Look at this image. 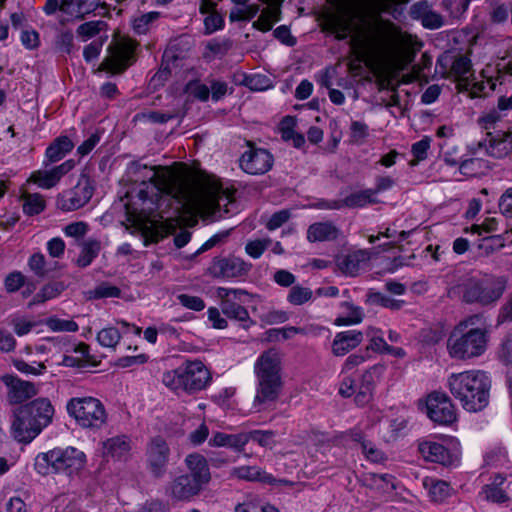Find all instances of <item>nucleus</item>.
Instances as JSON below:
<instances>
[{"instance_id":"obj_42","label":"nucleus","mask_w":512,"mask_h":512,"mask_svg":"<svg viewBox=\"0 0 512 512\" xmlns=\"http://www.w3.org/2000/svg\"><path fill=\"white\" fill-rule=\"evenodd\" d=\"M62 291L63 285L60 283L47 284L34 295L32 301L29 303V307L54 299L59 296Z\"/></svg>"},{"instance_id":"obj_9","label":"nucleus","mask_w":512,"mask_h":512,"mask_svg":"<svg viewBox=\"0 0 512 512\" xmlns=\"http://www.w3.org/2000/svg\"><path fill=\"white\" fill-rule=\"evenodd\" d=\"M488 331L485 328L454 330L448 337L447 350L451 358L469 360L484 354L487 349Z\"/></svg>"},{"instance_id":"obj_49","label":"nucleus","mask_w":512,"mask_h":512,"mask_svg":"<svg viewBox=\"0 0 512 512\" xmlns=\"http://www.w3.org/2000/svg\"><path fill=\"white\" fill-rule=\"evenodd\" d=\"M343 306L348 310V314L345 317L337 318V325H353L362 322L364 317L362 308L354 306L349 302H344Z\"/></svg>"},{"instance_id":"obj_29","label":"nucleus","mask_w":512,"mask_h":512,"mask_svg":"<svg viewBox=\"0 0 512 512\" xmlns=\"http://www.w3.org/2000/svg\"><path fill=\"white\" fill-rule=\"evenodd\" d=\"M481 494L490 502L502 504L509 501L506 478L502 474H495L490 482L483 486Z\"/></svg>"},{"instance_id":"obj_3","label":"nucleus","mask_w":512,"mask_h":512,"mask_svg":"<svg viewBox=\"0 0 512 512\" xmlns=\"http://www.w3.org/2000/svg\"><path fill=\"white\" fill-rule=\"evenodd\" d=\"M447 387L466 411H481L489 403L491 379L482 370L453 373L447 379Z\"/></svg>"},{"instance_id":"obj_43","label":"nucleus","mask_w":512,"mask_h":512,"mask_svg":"<svg viewBox=\"0 0 512 512\" xmlns=\"http://www.w3.org/2000/svg\"><path fill=\"white\" fill-rule=\"evenodd\" d=\"M234 512H279L274 506L263 503L257 497L247 498L235 507Z\"/></svg>"},{"instance_id":"obj_33","label":"nucleus","mask_w":512,"mask_h":512,"mask_svg":"<svg viewBox=\"0 0 512 512\" xmlns=\"http://www.w3.org/2000/svg\"><path fill=\"white\" fill-rule=\"evenodd\" d=\"M74 147L73 142L67 136L56 138L46 149L45 166L60 161Z\"/></svg>"},{"instance_id":"obj_4","label":"nucleus","mask_w":512,"mask_h":512,"mask_svg":"<svg viewBox=\"0 0 512 512\" xmlns=\"http://www.w3.org/2000/svg\"><path fill=\"white\" fill-rule=\"evenodd\" d=\"M507 280L502 276L485 274L465 276L449 289V297L457 298L465 304L494 306L503 296Z\"/></svg>"},{"instance_id":"obj_21","label":"nucleus","mask_w":512,"mask_h":512,"mask_svg":"<svg viewBox=\"0 0 512 512\" xmlns=\"http://www.w3.org/2000/svg\"><path fill=\"white\" fill-rule=\"evenodd\" d=\"M252 265L235 256L215 258L211 265V273L215 277L236 278L246 275Z\"/></svg>"},{"instance_id":"obj_18","label":"nucleus","mask_w":512,"mask_h":512,"mask_svg":"<svg viewBox=\"0 0 512 512\" xmlns=\"http://www.w3.org/2000/svg\"><path fill=\"white\" fill-rule=\"evenodd\" d=\"M202 491L200 485L184 473L171 478L165 487L166 496L174 502H190Z\"/></svg>"},{"instance_id":"obj_2","label":"nucleus","mask_w":512,"mask_h":512,"mask_svg":"<svg viewBox=\"0 0 512 512\" xmlns=\"http://www.w3.org/2000/svg\"><path fill=\"white\" fill-rule=\"evenodd\" d=\"M327 30L337 40L350 37L352 48L363 57L376 63L393 60L406 44V34L390 20L377 19L354 29L352 18L344 13L331 15L326 21Z\"/></svg>"},{"instance_id":"obj_34","label":"nucleus","mask_w":512,"mask_h":512,"mask_svg":"<svg viewBox=\"0 0 512 512\" xmlns=\"http://www.w3.org/2000/svg\"><path fill=\"white\" fill-rule=\"evenodd\" d=\"M37 389L34 384L20 379L12 380L9 384L8 400L10 403L19 404L35 396Z\"/></svg>"},{"instance_id":"obj_20","label":"nucleus","mask_w":512,"mask_h":512,"mask_svg":"<svg viewBox=\"0 0 512 512\" xmlns=\"http://www.w3.org/2000/svg\"><path fill=\"white\" fill-rule=\"evenodd\" d=\"M75 166L74 160L70 159L51 169H39L31 173L28 182L36 184L42 189L55 187L61 178L70 172Z\"/></svg>"},{"instance_id":"obj_11","label":"nucleus","mask_w":512,"mask_h":512,"mask_svg":"<svg viewBox=\"0 0 512 512\" xmlns=\"http://www.w3.org/2000/svg\"><path fill=\"white\" fill-rule=\"evenodd\" d=\"M216 295L220 299L222 313L229 319L238 321L243 328H249L254 324L247 309L243 306L249 293L244 289L218 287Z\"/></svg>"},{"instance_id":"obj_32","label":"nucleus","mask_w":512,"mask_h":512,"mask_svg":"<svg viewBox=\"0 0 512 512\" xmlns=\"http://www.w3.org/2000/svg\"><path fill=\"white\" fill-rule=\"evenodd\" d=\"M262 3L267 4L260 17L253 23V26L262 31L267 32L272 29L273 23L279 20V6L284 0H260Z\"/></svg>"},{"instance_id":"obj_26","label":"nucleus","mask_w":512,"mask_h":512,"mask_svg":"<svg viewBox=\"0 0 512 512\" xmlns=\"http://www.w3.org/2000/svg\"><path fill=\"white\" fill-rule=\"evenodd\" d=\"M438 62L445 68H449V73L455 78L467 82V85L471 87V83L476 81L475 79L469 81L471 76V60L462 54L457 55H445L441 57Z\"/></svg>"},{"instance_id":"obj_55","label":"nucleus","mask_w":512,"mask_h":512,"mask_svg":"<svg viewBox=\"0 0 512 512\" xmlns=\"http://www.w3.org/2000/svg\"><path fill=\"white\" fill-rule=\"evenodd\" d=\"M104 25L105 23L103 21L85 22L77 28V34L83 38V41H86L96 36Z\"/></svg>"},{"instance_id":"obj_23","label":"nucleus","mask_w":512,"mask_h":512,"mask_svg":"<svg viewBox=\"0 0 512 512\" xmlns=\"http://www.w3.org/2000/svg\"><path fill=\"white\" fill-rule=\"evenodd\" d=\"M46 15H54L57 11L61 13L59 22L65 25L73 20H82V13L79 6V0H46L43 7Z\"/></svg>"},{"instance_id":"obj_13","label":"nucleus","mask_w":512,"mask_h":512,"mask_svg":"<svg viewBox=\"0 0 512 512\" xmlns=\"http://www.w3.org/2000/svg\"><path fill=\"white\" fill-rule=\"evenodd\" d=\"M94 187L91 179L82 174L76 185L64 191L58 198V205L63 211H74L86 205L92 198Z\"/></svg>"},{"instance_id":"obj_60","label":"nucleus","mask_w":512,"mask_h":512,"mask_svg":"<svg viewBox=\"0 0 512 512\" xmlns=\"http://www.w3.org/2000/svg\"><path fill=\"white\" fill-rule=\"evenodd\" d=\"M362 452L367 458V460L374 463H382L387 458L385 453L371 441H368V443L363 444Z\"/></svg>"},{"instance_id":"obj_46","label":"nucleus","mask_w":512,"mask_h":512,"mask_svg":"<svg viewBox=\"0 0 512 512\" xmlns=\"http://www.w3.org/2000/svg\"><path fill=\"white\" fill-rule=\"evenodd\" d=\"M121 339V333L115 327H106L97 333V341L102 347L115 349Z\"/></svg>"},{"instance_id":"obj_62","label":"nucleus","mask_w":512,"mask_h":512,"mask_svg":"<svg viewBox=\"0 0 512 512\" xmlns=\"http://www.w3.org/2000/svg\"><path fill=\"white\" fill-rule=\"evenodd\" d=\"M350 130L353 143L362 144L368 136V126L364 122L353 121Z\"/></svg>"},{"instance_id":"obj_41","label":"nucleus","mask_w":512,"mask_h":512,"mask_svg":"<svg viewBox=\"0 0 512 512\" xmlns=\"http://www.w3.org/2000/svg\"><path fill=\"white\" fill-rule=\"evenodd\" d=\"M367 303L388 308L393 311L400 310L404 304V300L393 299L381 292L370 290L367 294Z\"/></svg>"},{"instance_id":"obj_15","label":"nucleus","mask_w":512,"mask_h":512,"mask_svg":"<svg viewBox=\"0 0 512 512\" xmlns=\"http://www.w3.org/2000/svg\"><path fill=\"white\" fill-rule=\"evenodd\" d=\"M171 451L168 443L160 436L152 438L146 448V464L155 478H162L166 472Z\"/></svg>"},{"instance_id":"obj_30","label":"nucleus","mask_w":512,"mask_h":512,"mask_svg":"<svg viewBox=\"0 0 512 512\" xmlns=\"http://www.w3.org/2000/svg\"><path fill=\"white\" fill-rule=\"evenodd\" d=\"M373 189H366L363 191H358L355 193H351L347 197H345L343 200H335L332 201L326 205H323V208L326 209H341L342 207L346 206L349 208H357V207H364L367 204L374 203L375 200L373 199Z\"/></svg>"},{"instance_id":"obj_7","label":"nucleus","mask_w":512,"mask_h":512,"mask_svg":"<svg viewBox=\"0 0 512 512\" xmlns=\"http://www.w3.org/2000/svg\"><path fill=\"white\" fill-rule=\"evenodd\" d=\"M161 382L177 395H194L211 384L212 374L201 360L186 359L175 369L165 371Z\"/></svg>"},{"instance_id":"obj_61","label":"nucleus","mask_w":512,"mask_h":512,"mask_svg":"<svg viewBox=\"0 0 512 512\" xmlns=\"http://www.w3.org/2000/svg\"><path fill=\"white\" fill-rule=\"evenodd\" d=\"M431 138L425 136L421 140L412 145L411 152L416 159V162L423 161L427 158L428 150L430 149Z\"/></svg>"},{"instance_id":"obj_14","label":"nucleus","mask_w":512,"mask_h":512,"mask_svg":"<svg viewBox=\"0 0 512 512\" xmlns=\"http://www.w3.org/2000/svg\"><path fill=\"white\" fill-rule=\"evenodd\" d=\"M419 452L426 461L438 463L445 467H454L459 464L460 452L456 446L451 448L444 442L426 440L419 443Z\"/></svg>"},{"instance_id":"obj_8","label":"nucleus","mask_w":512,"mask_h":512,"mask_svg":"<svg viewBox=\"0 0 512 512\" xmlns=\"http://www.w3.org/2000/svg\"><path fill=\"white\" fill-rule=\"evenodd\" d=\"M85 464V453L75 447L67 446L39 453L35 458L34 467L37 473L43 476L49 474L72 476L79 473Z\"/></svg>"},{"instance_id":"obj_36","label":"nucleus","mask_w":512,"mask_h":512,"mask_svg":"<svg viewBox=\"0 0 512 512\" xmlns=\"http://www.w3.org/2000/svg\"><path fill=\"white\" fill-rule=\"evenodd\" d=\"M236 7L231 9L229 19L235 21H248L254 18L260 11L257 4H249L250 0H231Z\"/></svg>"},{"instance_id":"obj_35","label":"nucleus","mask_w":512,"mask_h":512,"mask_svg":"<svg viewBox=\"0 0 512 512\" xmlns=\"http://www.w3.org/2000/svg\"><path fill=\"white\" fill-rule=\"evenodd\" d=\"M131 449L130 439L127 436H115L103 442V454L116 459H124Z\"/></svg>"},{"instance_id":"obj_57","label":"nucleus","mask_w":512,"mask_h":512,"mask_svg":"<svg viewBox=\"0 0 512 512\" xmlns=\"http://www.w3.org/2000/svg\"><path fill=\"white\" fill-rule=\"evenodd\" d=\"M121 291L118 287L102 283L90 291V296L95 299L119 297Z\"/></svg>"},{"instance_id":"obj_25","label":"nucleus","mask_w":512,"mask_h":512,"mask_svg":"<svg viewBox=\"0 0 512 512\" xmlns=\"http://www.w3.org/2000/svg\"><path fill=\"white\" fill-rule=\"evenodd\" d=\"M384 372V366L374 365L367 369L358 383V392L355 400L359 405H365L372 397L376 382L381 378Z\"/></svg>"},{"instance_id":"obj_56","label":"nucleus","mask_w":512,"mask_h":512,"mask_svg":"<svg viewBox=\"0 0 512 512\" xmlns=\"http://www.w3.org/2000/svg\"><path fill=\"white\" fill-rule=\"evenodd\" d=\"M160 16L159 12L152 11L141 15L133 22V28L137 34H145L148 31L149 24L157 20Z\"/></svg>"},{"instance_id":"obj_22","label":"nucleus","mask_w":512,"mask_h":512,"mask_svg":"<svg viewBox=\"0 0 512 512\" xmlns=\"http://www.w3.org/2000/svg\"><path fill=\"white\" fill-rule=\"evenodd\" d=\"M370 259L371 254L368 250L359 249L338 255L335 262L342 274L355 277L368 264Z\"/></svg>"},{"instance_id":"obj_38","label":"nucleus","mask_w":512,"mask_h":512,"mask_svg":"<svg viewBox=\"0 0 512 512\" xmlns=\"http://www.w3.org/2000/svg\"><path fill=\"white\" fill-rule=\"evenodd\" d=\"M101 250V243L96 239H88L81 243V251L77 258V265L81 268L89 266L98 256Z\"/></svg>"},{"instance_id":"obj_54","label":"nucleus","mask_w":512,"mask_h":512,"mask_svg":"<svg viewBox=\"0 0 512 512\" xmlns=\"http://www.w3.org/2000/svg\"><path fill=\"white\" fill-rule=\"evenodd\" d=\"M248 442H257L262 447H271L274 444L275 433L271 430H253L247 432Z\"/></svg>"},{"instance_id":"obj_10","label":"nucleus","mask_w":512,"mask_h":512,"mask_svg":"<svg viewBox=\"0 0 512 512\" xmlns=\"http://www.w3.org/2000/svg\"><path fill=\"white\" fill-rule=\"evenodd\" d=\"M66 410L70 417L84 429L97 430L107 422V412L103 403L95 397H73L68 400Z\"/></svg>"},{"instance_id":"obj_63","label":"nucleus","mask_w":512,"mask_h":512,"mask_svg":"<svg viewBox=\"0 0 512 512\" xmlns=\"http://www.w3.org/2000/svg\"><path fill=\"white\" fill-rule=\"evenodd\" d=\"M5 288L9 293L18 291L25 284V277L21 272H12L6 276Z\"/></svg>"},{"instance_id":"obj_52","label":"nucleus","mask_w":512,"mask_h":512,"mask_svg":"<svg viewBox=\"0 0 512 512\" xmlns=\"http://www.w3.org/2000/svg\"><path fill=\"white\" fill-rule=\"evenodd\" d=\"M271 242L272 241L270 238L249 241L245 245V251L250 257L258 259L262 256L264 251L271 245Z\"/></svg>"},{"instance_id":"obj_53","label":"nucleus","mask_w":512,"mask_h":512,"mask_svg":"<svg viewBox=\"0 0 512 512\" xmlns=\"http://www.w3.org/2000/svg\"><path fill=\"white\" fill-rule=\"evenodd\" d=\"M88 231L89 225L83 221L69 223L63 229V232L67 237L74 238L76 241L83 239Z\"/></svg>"},{"instance_id":"obj_12","label":"nucleus","mask_w":512,"mask_h":512,"mask_svg":"<svg viewBox=\"0 0 512 512\" xmlns=\"http://www.w3.org/2000/svg\"><path fill=\"white\" fill-rule=\"evenodd\" d=\"M480 81L471 83V96H487L495 90L497 82L504 83L509 77H512V60L502 59L495 67H487L482 71Z\"/></svg>"},{"instance_id":"obj_58","label":"nucleus","mask_w":512,"mask_h":512,"mask_svg":"<svg viewBox=\"0 0 512 512\" xmlns=\"http://www.w3.org/2000/svg\"><path fill=\"white\" fill-rule=\"evenodd\" d=\"M289 319L288 312L284 310H268L260 315V320L266 325L281 324Z\"/></svg>"},{"instance_id":"obj_45","label":"nucleus","mask_w":512,"mask_h":512,"mask_svg":"<svg viewBox=\"0 0 512 512\" xmlns=\"http://www.w3.org/2000/svg\"><path fill=\"white\" fill-rule=\"evenodd\" d=\"M486 168V161L478 157L465 159L459 165L460 173L468 177L477 176Z\"/></svg>"},{"instance_id":"obj_31","label":"nucleus","mask_w":512,"mask_h":512,"mask_svg":"<svg viewBox=\"0 0 512 512\" xmlns=\"http://www.w3.org/2000/svg\"><path fill=\"white\" fill-rule=\"evenodd\" d=\"M340 230L332 222H316L307 230L309 242L334 241L339 237Z\"/></svg>"},{"instance_id":"obj_47","label":"nucleus","mask_w":512,"mask_h":512,"mask_svg":"<svg viewBox=\"0 0 512 512\" xmlns=\"http://www.w3.org/2000/svg\"><path fill=\"white\" fill-rule=\"evenodd\" d=\"M312 296L313 292L310 288L294 285L287 295V301L294 306H300L310 301Z\"/></svg>"},{"instance_id":"obj_1","label":"nucleus","mask_w":512,"mask_h":512,"mask_svg":"<svg viewBox=\"0 0 512 512\" xmlns=\"http://www.w3.org/2000/svg\"><path fill=\"white\" fill-rule=\"evenodd\" d=\"M127 176L137 186L127 194V213L139 219L178 217L180 214L201 213L222 216V206L231 199L224 192L196 185L174 175L167 167L148 166L131 162Z\"/></svg>"},{"instance_id":"obj_16","label":"nucleus","mask_w":512,"mask_h":512,"mask_svg":"<svg viewBox=\"0 0 512 512\" xmlns=\"http://www.w3.org/2000/svg\"><path fill=\"white\" fill-rule=\"evenodd\" d=\"M426 414L435 423L448 425L456 420V410L444 392L434 391L427 396Z\"/></svg>"},{"instance_id":"obj_28","label":"nucleus","mask_w":512,"mask_h":512,"mask_svg":"<svg viewBox=\"0 0 512 512\" xmlns=\"http://www.w3.org/2000/svg\"><path fill=\"white\" fill-rule=\"evenodd\" d=\"M363 340V333L358 330L338 332L332 342V353L335 356H344L355 349Z\"/></svg>"},{"instance_id":"obj_6","label":"nucleus","mask_w":512,"mask_h":512,"mask_svg":"<svg viewBox=\"0 0 512 512\" xmlns=\"http://www.w3.org/2000/svg\"><path fill=\"white\" fill-rule=\"evenodd\" d=\"M54 413V407L47 398H37L18 407L11 425L14 438L19 442H31L52 422Z\"/></svg>"},{"instance_id":"obj_48","label":"nucleus","mask_w":512,"mask_h":512,"mask_svg":"<svg viewBox=\"0 0 512 512\" xmlns=\"http://www.w3.org/2000/svg\"><path fill=\"white\" fill-rule=\"evenodd\" d=\"M10 325L19 337L25 336L37 326V322L25 316L14 315L10 318Z\"/></svg>"},{"instance_id":"obj_27","label":"nucleus","mask_w":512,"mask_h":512,"mask_svg":"<svg viewBox=\"0 0 512 512\" xmlns=\"http://www.w3.org/2000/svg\"><path fill=\"white\" fill-rule=\"evenodd\" d=\"M485 150V153L494 158H503L512 151V138L510 134H498L477 144V151Z\"/></svg>"},{"instance_id":"obj_44","label":"nucleus","mask_w":512,"mask_h":512,"mask_svg":"<svg viewBox=\"0 0 512 512\" xmlns=\"http://www.w3.org/2000/svg\"><path fill=\"white\" fill-rule=\"evenodd\" d=\"M54 47L59 53L72 54L75 49L73 32L71 30L59 31L54 39Z\"/></svg>"},{"instance_id":"obj_64","label":"nucleus","mask_w":512,"mask_h":512,"mask_svg":"<svg viewBox=\"0 0 512 512\" xmlns=\"http://www.w3.org/2000/svg\"><path fill=\"white\" fill-rule=\"evenodd\" d=\"M498 206L503 215L512 218V187L506 189L501 195Z\"/></svg>"},{"instance_id":"obj_39","label":"nucleus","mask_w":512,"mask_h":512,"mask_svg":"<svg viewBox=\"0 0 512 512\" xmlns=\"http://www.w3.org/2000/svg\"><path fill=\"white\" fill-rule=\"evenodd\" d=\"M21 199L23 212L28 216L38 215L46 207V201L39 193H24Z\"/></svg>"},{"instance_id":"obj_17","label":"nucleus","mask_w":512,"mask_h":512,"mask_svg":"<svg viewBox=\"0 0 512 512\" xmlns=\"http://www.w3.org/2000/svg\"><path fill=\"white\" fill-rule=\"evenodd\" d=\"M273 155L264 148H257L248 143V149L239 159L240 168L247 174L263 175L273 166Z\"/></svg>"},{"instance_id":"obj_50","label":"nucleus","mask_w":512,"mask_h":512,"mask_svg":"<svg viewBox=\"0 0 512 512\" xmlns=\"http://www.w3.org/2000/svg\"><path fill=\"white\" fill-rule=\"evenodd\" d=\"M46 326L55 332H76L78 324L73 320L60 319L58 317H49L45 322Z\"/></svg>"},{"instance_id":"obj_51","label":"nucleus","mask_w":512,"mask_h":512,"mask_svg":"<svg viewBox=\"0 0 512 512\" xmlns=\"http://www.w3.org/2000/svg\"><path fill=\"white\" fill-rule=\"evenodd\" d=\"M185 92L200 101H206L210 95V89L207 85L201 83L200 81H189L186 84Z\"/></svg>"},{"instance_id":"obj_59","label":"nucleus","mask_w":512,"mask_h":512,"mask_svg":"<svg viewBox=\"0 0 512 512\" xmlns=\"http://www.w3.org/2000/svg\"><path fill=\"white\" fill-rule=\"evenodd\" d=\"M176 299L183 307L190 310L201 311L205 308V302L198 296L179 294L176 296Z\"/></svg>"},{"instance_id":"obj_37","label":"nucleus","mask_w":512,"mask_h":512,"mask_svg":"<svg viewBox=\"0 0 512 512\" xmlns=\"http://www.w3.org/2000/svg\"><path fill=\"white\" fill-rule=\"evenodd\" d=\"M423 484L428 490L430 498L435 502H443L452 493L450 484L444 480L426 478Z\"/></svg>"},{"instance_id":"obj_40","label":"nucleus","mask_w":512,"mask_h":512,"mask_svg":"<svg viewBox=\"0 0 512 512\" xmlns=\"http://www.w3.org/2000/svg\"><path fill=\"white\" fill-rule=\"evenodd\" d=\"M231 474L238 479L247 481L268 482L270 479V476L257 466L234 467L231 471Z\"/></svg>"},{"instance_id":"obj_24","label":"nucleus","mask_w":512,"mask_h":512,"mask_svg":"<svg viewBox=\"0 0 512 512\" xmlns=\"http://www.w3.org/2000/svg\"><path fill=\"white\" fill-rule=\"evenodd\" d=\"M184 463L188 469V472L185 474L204 489L211 480V473L206 458L199 453H191L185 457Z\"/></svg>"},{"instance_id":"obj_19","label":"nucleus","mask_w":512,"mask_h":512,"mask_svg":"<svg viewBox=\"0 0 512 512\" xmlns=\"http://www.w3.org/2000/svg\"><path fill=\"white\" fill-rule=\"evenodd\" d=\"M134 58V44L121 41L109 47V55L102 62V67L111 73H121L129 67Z\"/></svg>"},{"instance_id":"obj_5","label":"nucleus","mask_w":512,"mask_h":512,"mask_svg":"<svg viewBox=\"0 0 512 512\" xmlns=\"http://www.w3.org/2000/svg\"><path fill=\"white\" fill-rule=\"evenodd\" d=\"M281 370V357L275 349L263 352L256 360V394L253 407L257 411L277 401L283 387Z\"/></svg>"}]
</instances>
